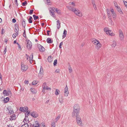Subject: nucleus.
<instances>
[{
    "label": "nucleus",
    "instance_id": "e2e57ef3",
    "mask_svg": "<svg viewBox=\"0 0 127 127\" xmlns=\"http://www.w3.org/2000/svg\"><path fill=\"white\" fill-rule=\"evenodd\" d=\"M42 124V127H46L45 126V124L43 122L41 123Z\"/></svg>",
    "mask_w": 127,
    "mask_h": 127
},
{
    "label": "nucleus",
    "instance_id": "c756f323",
    "mask_svg": "<svg viewBox=\"0 0 127 127\" xmlns=\"http://www.w3.org/2000/svg\"><path fill=\"white\" fill-rule=\"evenodd\" d=\"M116 45V41L115 40L113 41L112 44L111 45V46L113 47H115Z\"/></svg>",
    "mask_w": 127,
    "mask_h": 127
},
{
    "label": "nucleus",
    "instance_id": "a878e982",
    "mask_svg": "<svg viewBox=\"0 0 127 127\" xmlns=\"http://www.w3.org/2000/svg\"><path fill=\"white\" fill-rule=\"evenodd\" d=\"M52 57L51 56H49L48 58V61L49 62H52L53 60Z\"/></svg>",
    "mask_w": 127,
    "mask_h": 127
},
{
    "label": "nucleus",
    "instance_id": "f704fd0d",
    "mask_svg": "<svg viewBox=\"0 0 127 127\" xmlns=\"http://www.w3.org/2000/svg\"><path fill=\"white\" fill-rule=\"evenodd\" d=\"M61 115L60 114H59L58 116L56 118L55 120H56V122H57V121L60 119L61 118Z\"/></svg>",
    "mask_w": 127,
    "mask_h": 127
},
{
    "label": "nucleus",
    "instance_id": "09e8293b",
    "mask_svg": "<svg viewBox=\"0 0 127 127\" xmlns=\"http://www.w3.org/2000/svg\"><path fill=\"white\" fill-rule=\"evenodd\" d=\"M23 35L25 38L26 37V33H25V30H24V33H23Z\"/></svg>",
    "mask_w": 127,
    "mask_h": 127
},
{
    "label": "nucleus",
    "instance_id": "393cba45",
    "mask_svg": "<svg viewBox=\"0 0 127 127\" xmlns=\"http://www.w3.org/2000/svg\"><path fill=\"white\" fill-rule=\"evenodd\" d=\"M101 46V44L99 42L98 43V44H97L95 46V48L97 49H99Z\"/></svg>",
    "mask_w": 127,
    "mask_h": 127
},
{
    "label": "nucleus",
    "instance_id": "69168bd1",
    "mask_svg": "<svg viewBox=\"0 0 127 127\" xmlns=\"http://www.w3.org/2000/svg\"><path fill=\"white\" fill-rule=\"evenodd\" d=\"M46 90H51V88L47 86V87H46Z\"/></svg>",
    "mask_w": 127,
    "mask_h": 127
},
{
    "label": "nucleus",
    "instance_id": "cd10ccee",
    "mask_svg": "<svg viewBox=\"0 0 127 127\" xmlns=\"http://www.w3.org/2000/svg\"><path fill=\"white\" fill-rule=\"evenodd\" d=\"M93 43L95 45H96L97 44H98V43L99 42V41L97 40H96V39H95L93 41Z\"/></svg>",
    "mask_w": 127,
    "mask_h": 127
},
{
    "label": "nucleus",
    "instance_id": "680f3d73",
    "mask_svg": "<svg viewBox=\"0 0 127 127\" xmlns=\"http://www.w3.org/2000/svg\"><path fill=\"white\" fill-rule=\"evenodd\" d=\"M12 22L13 23H15L16 22V20L15 19L13 18L12 20Z\"/></svg>",
    "mask_w": 127,
    "mask_h": 127
},
{
    "label": "nucleus",
    "instance_id": "2eb2a0df",
    "mask_svg": "<svg viewBox=\"0 0 127 127\" xmlns=\"http://www.w3.org/2000/svg\"><path fill=\"white\" fill-rule=\"evenodd\" d=\"M38 47L39 49V51L41 52H43L45 51V49L40 44L38 45Z\"/></svg>",
    "mask_w": 127,
    "mask_h": 127
},
{
    "label": "nucleus",
    "instance_id": "aec40b11",
    "mask_svg": "<svg viewBox=\"0 0 127 127\" xmlns=\"http://www.w3.org/2000/svg\"><path fill=\"white\" fill-rule=\"evenodd\" d=\"M15 114H13L10 116V118H9L10 120L12 121L15 119Z\"/></svg>",
    "mask_w": 127,
    "mask_h": 127
},
{
    "label": "nucleus",
    "instance_id": "79ce46f5",
    "mask_svg": "<svg viewBox=\"0 0 127 127\" xmlns=\"http://www.w3.org/2000/svg\"><path fill=\"white\" fill-rule=\"evenodd\" d=\"M60 91L59 90L56 89L55 92V94L56 95H58L59 94V92Z\"/></svg>",
    "mask_w": 127,
    "mask_h": 127
},
{
    "label": "nucleus",
    "instance_id": "f8f14e48",
    "mask_svg": "<svg viewBox=\"0 0 127 127\" xmlns=\"http://www.w3.org/2000/svg\"><path fill=\"white\" fill-rule=\"evenodd\" d=\"M20 110L21 112H24L26 111H28V108L27 107H20Z\"/></svg>",
    "mask_w": 127,
    "mask_h": 127
},
{
    "label": "nucleus",
    "instance_id": "0e129e2a",
    "mask_svg": "<svg viewBox=\"0 0 127 127\" xmlns=\"http://www.w3.org/2000/svg\"><path fill=\"white\" fill-rule=\"evenodd\" d=\"M25 83L26 84H28L29 83V81L27 80H25L24 81Z\"/></svg>",
    "mask_w": 127,
    "mask_h": 127
},
{
    "label": "nucleus",
    "instance_id": "4c0bfd02",
    "mask_svg": "<svg viewBox=\"0 0 127 127\" xmlns=\"http://www.w3.org/2000/svg\"><path fill=\"white\" fill-rule=\"evenodd\" d=\"M55 11L58 14H60L61 13V10L60 9H58L56 8Z\"/></svg>",
    "mask_w": 127,
    "mask_h": 127
},
{
    "label": "nucleus",
    "instance_id": "0eeeda50",
    "mask_svg": "<svg viewBox=\"0 0 127 127\" xmlns=\"http://www.w3.org/2000/svg\"><path fill=\"white\" fill-rule=\"evenodd\" d=\"M119 35L120 40H123L124 39V35L122 30L120 29L119 31Z\"/></svg>",
    "mask_w": 127,
    "mask_h": 127
},
{
    "label": "nucleus",
    "instance_id": "5701e85b",
    "mask_svg": "<svg viewBox=\"0 0 127 127\" xmlns=\"http://www.w3.org/2000/svg\"><path fill=\"white\" fill-rule=\"evenodd\" d=\"M57 28L58 29H59L60 28V27L61 23L60 21L59 20H58L57 21Z\"/></svg>",
    "mask_w": 127,
    "mask_h": 127
},
{
    "label": "nucleus",
    "instance_id": "1a4fd4ad",
    "mask_svg": "<svg viewBox=\"0 0 127 127\" xmlns=\"http://www.w3.org/2000/svg\"><path fill=\"white\" fill-rule=\"evenodd\" d=\"M6 111L8 114L9 115H10L14 113L13 109L11 108L10 107H7Z\"/></svg>",
    "mask_w": 127,
    "mask_h": 127
},
{
    "label": "nucleus",
    "instance_id": "ea45409f",
    "mask_svg": "<svg viewBox=\"0 0 127 127\" xmlns=\"http://www.w3.org/2000/svg\"><path fill=\"white\" fill-rule=\"evenodd\" d=\"M9 99V98L8 97H7L4 99V101L5 102H8Z\"/></svg>",
    "mask_w": 127,
    "mask_h": 127
},
{
    "label": "nucleus",
    "instance_id": "f03ea898",
    "mask_svg": "<svg viewBox=\"0 0 127 127\" xmlns=\"http://www.w3.org/2000/svg\"><path fill=\"white\" fill-rule=\"evenodd\" d=\"M55 9L56 8L54 7L50 8L49 9V11L50 13V15L54 17H55V15L54 13L55 11Z\"/></svg>",
    "mask_w": 127,
    "mask_h": 127
},
{
    "label": "nucleus",
    "instance_id": "c9c22d12",
    "mask_svg": "<svg viewBox=\"0 0 127 127\" xmlns=\"http://www.w3.org/2000/svg\"><path fill=\"white\" fill-rule=\"evenodd\" d=\"M33 17L34 20H36L39 18L38 16H36L34 14L33 15Z\"/></svg>",
    "mask_w": 127,
    "mask_h": 127
},
{
    "label": "nucleus",
    "instance_id": "473e14b6",
    "mask_svg": "<svg viewBox=\"0 0 127 127\" xmlns=\"http://www.w3.org/2000/svg\"><path fill=\"white\" fill-rule=\"evenodd\" d=\"M21 127H29V125L26 123V124L23 123V125Z\"/></svg>",
    "mask_w": 127,
    "mask_h": 127
},
{
    "label": "nucleus",
    "instance_id": "c03bdc74",
    "mask_svg": "<svg viewBox=\"0 0 127 127\" xmlns=\"http://www.w3.org/2000/svg\"><path fill=\"white\" fill-rule=\"evenodd\" d=\"M27 3L26 1H25L24 2H23L22 3V5L23 6H25L27 4Z\"/></svg>",
    "mask_w": 127,
    "mask_h": 127
},
{
    "label": "nucleus",
    "instance_id": "dca6fc26",
    "mask_svg": "<svg viewBox=\"0 0 127 127\" xmlns=\"http://www.w3.org/2000/svg\"><path fill=\"white\" fill-rule=\"evenodd\" d=\"M25 21V20L23 18H22V20L21 21L22 26L25 28V27L26 25V23Z\"/></svg>",
    "mask_w": 127,
    "mask_h": 127
},
{
    "label": "nucleus",
    "instance_id": "bb28decb",
    "mask_svg": "<svg viewBox=\"0 0 127 127\" xmlns=\"http://www.w3.org/2000/svg\"><path fill=\"white\" fill-rule=\"evenodd\" d=\"M66 30L65 29L64 31L63 35L62 36L63 38H65L66 37Z\"/></svg>",
    "mask_w": 127,
    "mask_h": 127
},
{
    "label": "nucleus",
    "instance_id": "774afa93",
    "mask_svg": "<svg viewBox=\"0 0 127 127\" xmlns=\"http://www.w3.org/2000/svg\"><path fill=\"white\" fill-rule=\"evenodd\" d=\"M71 4L73 5V6H75V4L73 2H72L71 3Z\"/></svg>",
    "mask_w": 127,
    "mask_h": 127
},
{
    "label": "nucleus",
    "instance_id": "a18cd8bd",
    "mask_svg": "<svg viewBox=\"0 0 127 127\" xmlns=\"http://www.w3.org/2000/svg\"><path fill=\"white\" fill-rule=\"evenodd\" d=\"M51 127H55V122H53L52 123Z\"/></svg>",
    "mask_w": 127,
    "mask_h": 127
},
{
    "label": "nucleus",
    "instance_id": "4468645a",
    "mask_svg": "<svg viewBox=\"0 0 127 127\" xmlns=\"http://www.w3.org/2000/svg\"><path fill=\"white\" fill-rule=\"evenodd\" d=\"M64 96H67L68 95L69 93L68 92V88L67 85H66L64 89Z\"/></svg>",
    "mask_w": 127,
    "mask_h": 127
},
{
    "label": "nucleus",
    "instance_id": "9d476101",
    "mask_svg": "<svg viewBox=\"0 0 127 127\" xmlns=\"http://www.w3.org/2000/svg\"><path fill=\"white\" fill-rule=\"evenodd\" d=\"M3 94L4 95V96H8L9 95H11V93L10 91L9 90L8 91H7L6 90H4L3 93Z\"/></svg>",
    "mask_w": 127,
    "mask_h": 127
},
{
    "label": "nucleus",
    "instance_id": "a211bd4d",
    "mask_svg": "<svg viewBox=\"0 0 127 127\" xmlns=\"http://www.w3.org/2000/svg\"><path fill=\"white\" fill-rule=\"evenodd\" d=\"M31 115L34 118H37L38 116V115L37 113L35 111H33L31 113Z\"/></svg>",
    "mask_w": 127,
    "mask_h": 127
},
{
    "label": "nucleus",
    "instance_id": "c85d7f7f",
    "mask_svg": "<svg viewBox=\"0 0 127 127\" xmlns=\"http://www.w3.org/2000/svg\"><path fill=\"white\" fill-rule=\"evenodd\" d=\"M68 9L70 11L73 12L75 8H73L72 7L69 6L67 7Z\"/></svg>",
    "mask_w": 127,
    "mask_h": 127
},
{
    "label": "nucleus",
    "instance_id": "6e6552de",
    "mask_svg": "<svg viewBox=\"0 0 127 127\" xmlns=\"http://www.w3.org/2000/svg\"><path fill=\"white\" fill-rule=\"evenodd\" d=\"M28 68V66L26 65H25L23 64H21V70L22 72L26 71Z\"/></svg>",
    "mask_w": 127,
    "mask_h": 127
},
{
    "label": "nucleus",
    "instance_id": "58836bf2",
    "mask_svg": "<svg viewBox=\"0 0 127 127\" xmlns=\"http://www.w3.org/2000/svg\"><path fill=\"white\" fill-rule=\"evenodd\" d=\"M46 85V84L45 83H43L42 87L43 88V89L45 90L46 89V87L45 86Z\"/></svg>",
    "mask_w": 127,
    "mask_h": 127
},
{
    "label": "nucleus",
    "instance_id": "f257e3e1",
    "mask_svg": "<svg viewBox=\"0 0 127 127\" xmlns=\"http://www.w3.org/2000/svg\"><path fill=\"white\" fill-rule=\"evenodd\" d=\"M104 31L106 32V33L107 35L111 36L113 35L111 31L109 30V29L108 28H105L104 29Z\"/></svg>",
    "mask_w": 127,
    "mask_h": 127
},
{
    "label": "nucleus",
    "instance_id": "338daca9",
    "mask_svg": "<svg viewBox=\"0 0 127 127\" xmlns=\"http://www.w3.org/2000/svg\"><path fill=\"white\" fill-rule=\"evenodd\" d=\"M59 101L60 103H62L63 102V100L62 99H61L60 98H59Z\"/></svg>",
    "mask_w": 127,
    "mask_h": 127
},
{
    "label": "nucleus",
    "instance_id": "7ed1b4c3",
    "mask_svg": "<svg viewBox=\"0 0 127 127\" xmlns=\"http://www.w3.org/2000/svg\"><path fill=\"white\" fill-rule=\"evenodd\" d=\"M73 12H74L75 14L76 15L79 17H81L82 16V13L79 10L77 9L76 8L74 9V10Z\"/></svg>",
    "mask_w": 127,
    "mask_h": 127
},
{
    "label": "nucleus",
    "instance_id": "20e7f679",
    "mask_svg": "<svg viewBox=\"0 0 127 127\" xmlns=\"http://www.w3.org/2000/svg\"><path fill=\"white\" fill-rule=\"evenodd\" d=\"M76 120L78 125L80 126H82V122L80 116L76 118Z\"/></svg>",
    "mask_w": 127,
    "mask_h": 127
},
{
    "label": "nucleus",
    "instance_id": "72a5a7b5",
    "mask_svg": "<svg viewBox=\"0 0 127 127\" xmlns=\"http://www.w3.org/2000/svg\"><path fill=\"white\" fill-rule=\"evenodd\" d=\"M32 17L30 16L29 17V19L28 20V21L29 23H32Z\"/></svg>",
    "mask_w": 127,
    "mask_h": 127
},
{
    "label": "nucleus",
    "instance_id": "4be33fe9",
    "mask_svg": "<svg viewBox=\"0 0 127 127\" xmlns=\"http://www.w3.org/2000/svg\"><path fill=\"white\" fill-rule=\"evenodd\" d=\"M26 118H25L24 119L23 121L22 122V124H23V123L24 124H26V123L28 124L29 122V120L28 119H27Z\"/></svg>",
    "mask_w": 127,
    "mask_h": 127
},
{
    "label": "nucleus",
    "instance_id": "5fc2aeb1",
    "mask_svg": "<svg viewBox=\"0 0 127 127\" xmlns=\"http://www.w3.org/2000/svg\"><path fill=\"white\" fill-rule=\"evenodd\" d=\"M93 7L95 10H96L97 9V8L96 7V5L95 4H93Z\"/></svg>",
    "mask_w": 127,
    "mask_h": 127
},
{
    "label": "nucleus",
    "instance_id": "8fccbe9b",
    "mask_svg": "<svg viewBox=\"0 0 127 127\" xmlns=\"http://www.w3.org/2000/svg\"><path fill=\"white\" fill-rule=\"evenodd\" d=\"M16 44H18V47L19 48V49L21 50V46L18 42H17Z\"/></svg>",
    "mask_w": 127,
    "mask_h": 127
},
{
    "label": "nucleus",
    "instance_id": "6ab92c4d",
    "mask_svg": "<svg viewBox=\"0 0 127 127\" xmlns=\"http://www.w3.org/2000/svg\"><path fill=\"white\" fill-rule=\"evenodd\" d=\"M73 110L79 111L80 107L78 104H75L74 106Z\"/></svg>",
    "mask_w": 127,
    "mask_h": 127
},
{
    "label": "nucleus",
    "instance_id": "2f4dec72",
    "mask_svg": "<svg viewBox=\"0 0 127 127\" xmlns=\"http://www.w3.org/2000/svg\"><path fill=\"white\" fill-rule=\"evenodd\" d=\"M116 9H117L118 11L120 13H122L123 12H122V11L121 10V8L119 6H118V7H117Z\"/></svg>",
    "mask_w": 127,
    "mask_h": 127
},
{
    "label": "nucleus",
    "instance_id": "bf43d9fd",
    "mask_svg": "<svg viewBox=\"0 0 127 127\" xmlns=\"http://www.w3.org/2000/svg\"><path fill=\"white\" fill-rule=\"evenodd\" d=\"M63 44V42H62L60 44V45H59V48H62V45Z\"/></svg>",
    "mask_w": 127,
    "mask_h": 127
},
{
    "label": "nucleus",
    "instance_id": "3c124183",
    "mask_svg": "<svg viewBox=\"0 0 127 127\" xmlns=\"http://www.w3.org/2000/svg\"><path fill=\"white\" fill-rule=\"evenodd\" d=\"M114 6H115L116 8L118 6L117 2H114Z\"/></svg>",
    "mask_w": 127,
    "mask_h": 127
},
{
    "label": "nucleus",
    "instance_id": "052dcab7",
    "mask_svg": "<svg viewBox=\"0 0 127 127\" xmlns=\"http://www.w3.org/2000/svg\"><path fill=\"white\" fill-rule=\"evenodd\" d=\"M60 70L59 69H56L55 72L56 73H60Z\"/></svg>",
    "mask_w": 127,
    "mask_h": 127
},
{
    "label": "nucleus",
    "instance_id": "a19ab883",
    "mask_svg": "<svg viewBox=\"0 0 127 127\" xmlns=\"http://www.w3.org/2000/svg\"><path fill=\"white\" fill-rule=\"evenodd\" d=\"M30 112H26L25 114V118L28 117V116H29L30 115Z\"/></svg>",
    "mask_w": 127,
    "mask_h": 127
},
{
    "label": "nucleus",
    "instance_id": "4d7b16f0",
    "mask_svg": "<svg viewBox=\"0 0 127 127\" xmlns=\"http://www.w3.org/2000/svg\"><path fill=\"white\" fill-rule=\"evenodd\" d=\"M17 35L16 34H13L12 36L13 38H15Z\"/></svg>",
    "mask_w": 127,
    "mask_h": 127
},
{
    "label": "nucleus",
    "instance_id": "7c9ffc66",
    "mask_svg": "<svg viewBox=\"0 0 127 127\" xmlns=\"http://www.w3.org/2000/svg\"><path fill=\"white\" fill-rule=\"evenodd\" d=\"M107 11L108 17H111V16L110 14V12L109 9H107Z\"/></svg>",
    "mask_w": 127,
    "mask_h": 127
},
{
    "label": "nucleus",
    "instance_id": "423d86ee",
    "mask_svg": "<svg viewBox=\"0 0 127 127\" xmlns=\"http://www.w3.org/2000/svg\"><path fill=\"white\" fill-rule=\"evenodd\" d=\"M43 75V69L41 66L40 71L38 74V77L40 79H41Z\"/></svg>",
    "mask_w": 127,
    "mask_h": 127
},
{
    "label": "nucleus",
    "instance_id": "b1692460",
    "mask_svg": "<svg viewBox=\"0 0 127 127\" xmlns=\"http://www.w3.org/2000/svg\"><path fill=\"white\" fill-rule=\"evenodd\" d=\"M46 41L48 43H51L53 42L52 40L50 38H48L46 40Z\"/></svg>",
    "mask_w": 127,
    "mask_h": 127
},
{
    "label": "nucleus",
    "instance_id": "de8ad7c7",
    "mask_svg": "<svg viewBox=\"0 0 127 127\" xmlns=\"http://www.w3.org/2000/svg\"><path fill=\"white\" fill-rule=\"evenodd\" d=\"M38 81H33L32 83V84L33 85H35L37 84Z\"/></svg>",
    "mask_w": 127,
    "mask_h": 127
},
{
    "label": "nucleus",
    "instance_id": "9b49d317",
    "mask_svg": "<svg viewBox=\"0 0 127 127\" xmlns=\"http://www.w3.org/2000/svg\"><path fill=\"white\" fill-rule=\"evenodd\" d=\"M40 125L39 122L36 121H34L32 126L33 127H40Z\"/></svg>",
    "mask_w": 127,
    "mask_h": 127
},
{
    "label": "nucleus",
    "instance_id": "603ef678",
    "mask_svg": "<svg viewBox=\"0 0 127 127\" xmlns=\"http://www.w3.org/2000/svg\"><path fill=\"white\" fill-rule=\"evenodd\" d=\"M33 11V9H31L30 10L29 13L30 14H32Z\"/></svg>",
    "mask_w": 127,
    "mask_h": 127
},
{
    "label": "nucleus",
    "instance_id": "49530a36",
    "mask_svg": "<svg viewBox=\"0 0 127 127\" xmlns=\"http://www.w3.org/2000/svg\"><path fill=\"white\" fill-rule=\"evenodd\" d=\"M57 60L56 59L55 60L53 64L54 66L56 65L57 64Z\"/></svg>",
    "mask_w": 127,
    "mask_h": 127
},
{
    "label": "nucleus",
    "instance_id": "e433bc0d",
    "mask_svg": "<svg viewBox=\"0 0 127 127\" xmlns=\"http://www.w3.org/2000/svg\"><path fill=\"white\" fill-rule=\"evenodd\" d=\"M68 70L70 73H71L72 72V70L70 66V64H69V66Z\"/></svg>",
    "mask_w": 127,
    "mask_h": 127
},
{
    "label": "nucleus",
    "instance_id": "412c9836",
    "mask_svg": "<svg viewBox=\"0 0 127 127\" xmlns=\"http://www.w3.org/2000/svg\"><path fill=\"white\" fill-rule=\"evenodd\" d=\"M31 91L32 93L33 94H35L37 93V91L35 89L31 88Z\"/></svg>",
    "mask_w": 127,
    "mask_h": 127
},
{
    "label": "nucleus",
    "instance_id": "39448f33",
    "mask_svg": "<svg viewBox=\"0 0 127 127\" xmlns=\"http://www.w3.org/2000/svg\"><path fill=\"white\" fill-rule=\"evenodd\" d=\"M79 111L73 110L72 113V116L73 117H75V116L76 117L79 116Z\"/></svg>",
    "mask_w": 127,
    "mask_h": 127
},
{
    "label": "nucleus",
    "instance_id": "864d4df0",
    "mask_svg": "<svg viewBox=\"0 0 127 127\" xmlns=\"http://www.w3.org/2000/svg\"><path fill=\"white\" fill-rule=\"evenodd\" d=\"M123 2L126 7H127V2L125 1H123Z\"/></svg>",
    "mask_w": 127,
    "mask_h": 127
},
{
    "label": "nucleus",
    "instance_id": "37998d69",
    "mask_svg": "<svg viewBox=\"0 0 127 127\" xmlns=\"http://www.w3.org/2000/svg\"><path fill=\"white\" fill-rule=\"evenodd\" d=\"M50 0H46L47 1L46 4L49 5L51 4V2L50 1Z\"/></svg>",
    "mask_w": 127,
    "mask_h": 127
},
{
    "label": "nucleus",
    "instance_id": "13d9d810",
    "mask_svg": "<svg viewBox=\"0 0 127 127\" xmlns=\"http://www.w3.org/2000/svg\"><path fill=\"white\" fill-rule=\"evenodd\" d=\"M15 29H19V27L17 24H15Z\"/></svg>",
    "mask_w": 127,
    "mask_h": 127
},
{
    "label": "nucleus",
    "instance_id": "6e6d98bb",
    "mask_svg": "<svg viewBox=\"0 0 127 127\" xmlns=\"http://www.w3.org/2000/svg\"><path fill=\"white\" fill-rule=\"evenodd\" d=\"M7 51V49L6 47L5 48L4 51H3V54H5L6 52Z\"/></svg>",
    "mask_w": 127,
    "mask_h": 127
},
{
    "label": "nucleus",
    "instance_id": "f3484780",
    "mask_svg": "<svg viewBox=\"0 0 127 127\" xmlns=\"http://www.w3.org/2000/svg\"><path fill=\"white\" fill-rule=\"evenodd\" d=\"M110 11L111 12L112 17L113 18H115L116 16V14L114 11V9L112 8H110Z\"/></svg>",
    "mask_w": 127,
    "mask_h": 127
},
{
    "label": "nucleus",
    "instance_id": "ddd939ff",
    "mask_svg": "<svg viewBox=\"0 0 127 127\" xmlns=\"http://www.w3.org/2000/svg\"><path fill=\"white\" fill-rule=\"evenodd\" d=\"M32 46V44L29 40L28 42L27 45V47L29 50H30Z\"/></svg>",
    "mask_w": 127,
    "mask_h": 127
}]
</instances>
